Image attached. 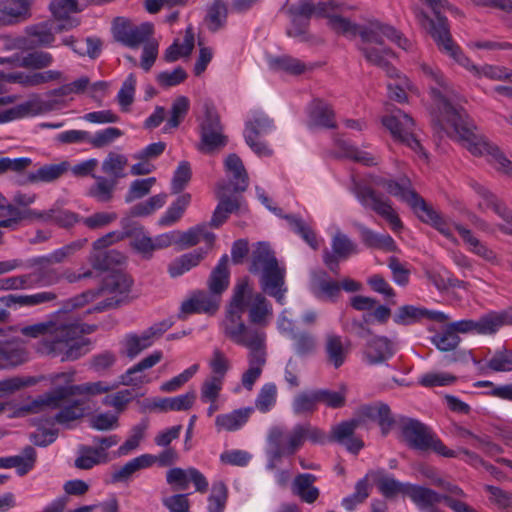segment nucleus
I'll return each mask as SVG.
<instances>
[{
    "label": "nucleus",
    "mask_w": 512,
    "mask_h": 512,
    "mask_svg": "<svg viewBox=\"0 0 512 512\" xmlns=\"http://www.w3.org/2000/svg\"><path fill=\"white\" fill-rule=\"evenodd\" d=\"M477 78H487L491 81L512 82V70L503 65L483 64L479 66Z\"/></svg>",
    "instance_id": "obj_55"
},
{
    "label": "nucleus",
    "mask_w": 512,
    "mask_h": 512,
    "mask_svg": "<svg viewBox=\"0 0 512 512\" xmlns=\"http://www.w3.org/2000/svg\"><path fill=\"white\" fill-rule=\"evenodd\" d=\"M300 448L295 426L290 431L280 426L272 427L267 436V469L274 470L283 457L294 455Z\"/></svg>",
    "instance_id": "obj_9"
},
{
    "label": "nucleus",
    "mask_w": 512,
    "mask_h": 512,
    "mask_svg": "<svg viewBox=\"0 0 512 512\" xmlns=\"http://www.w3.org/2000/svg\"><path fill=\"white\" fill-rule=\"evenodd\" d=\"M172 323L164 320L155 323L140 335L135 333L127 334L123 340L124 354L133 359L143 350L152 346L155 340L159 339L170 327Z\"/></svg>",
    "instance_id": "obj_17"
},
{
    "label": "nucleus",
    "mask_w": 512,
    "mask_h": 512,
    "mask_svg": "<svg viewBox=\"0 0 512 512\" xmlns=\"http://www.w3.org/2000/svg\"><path fill=\"white\" fill-rule=\"evenodd\" d=\"M502 326H505V320L502 311L489 312L477 320V333L493 334Z\"/></svg>",
    "instance_id": "obj_60"
},
{
    "label": "nucleus",
    "mask_w": 512,
    "mask_h": 512,
    "mask_svg": "<svg viewBox=\"0 0 512 512\" xmlns=\"http://www.w3.org/2000/svg\"><path fill=\"white\" fill-rule=\"evenodd\" d=\"M474 189L482 198L479 206L492 209L506 223V225L500 226V230L512 236V211L486 187L475 184Z\"/></svg>",
    "instance_id": "obj_22"
},
{
    "label": "nucleus",
    "mask_w": 512,
    "mask_h": 512,
    "mask_svg": "<svg viewBox=\"0 0 512 512\" xmlns=\"http://www.w3.org/2000/svg\"><path fill=\"white\" fill-rule=\"evenodd\" d=\"M272 128V121L261 112H254L245 123V141L259 156H268L272 153L267 144L263 141V138Z\"/></svg>",
    "instance_id": "obj_14"
},
{
    "label": "nucleus",
    "mask_w": 512,
    "mask_h": 512,
    "mask_svg": "<svg viewBox=\"0 0 512 512\" xmlns=\"http://www.w3.org/2000/svg\"><path fill=\"white\" fill-rule=\"evenodd\" d=\"M64 403L61 388L58 387L51 392L45 393L36 399L23 404L19 412L24 414L40 413L48 409H59Z\"/></svg>",
    "instance_id": "obj_27"
},
{
    "label": "nucleus",
    "mask_w": 512,
    "mask_h": 512,
    "mask_svg": "<svg viewBox=\"0 0 512 512\" xmlns=\"http://www.w3.org/2000/svg\"><path fill=\"white\" fill-rule=\"evenodd\" d=\"M79 25L78 19H68L66 23L47 20L26 28L30 43L35 47H50L55 41V34L69 31Z\"/></svg>",
    "instance_id": "obj_16"
},
{
    "label": "nucleus",
    "mask_w": 512,
    "mask_h": 512,
    "mask_svg": "<svg viewBox=\"0 0 512 512\" xmlns=\"http://www.w3.org/2000/svg\"><path fill=\"white\" fill-rule=\"evenodd\" d=\"M325 353L328 363L337 369L344 364L349 347L344 345L341 336L330 333L325 338Z\"/></svg>",
    "instance_id": "obj_37"
},
{
    "label": "nucleus",
    "mask_w": 512,
    "mask_h": 512,
    "mask_svg": "<svg viewBox=\"0 0 512 512\" xmlns=\"http://www.w3.org/2000/svg\"><path fill=\"white\" fill-rule=\"evenodd\" d=\"M354 192L359 201L366 207L372 209L381 217L386 219L394 231L402 229L403 225L393 210L391 203L388 199H384L381 195L377 194L372 188L366 186L356 185Z\"/></svg>",
    "instance_id": "obj_15"
},
{
    "label": "nucleus",
    "mask_w": 512,
    "mask_h": 512,
    "mask_svg": "<svg viewBox=\"0 0 512 512\" xmlns=\"http://www.w3.org/2000/svg\"><path fill=\"white\" fill-rule=\"evenodd\" d=\"M369 480H372L380 493L386 498H393L397 494L406 495L409 483H401L394 477L386 474L384 470H372L368 472Z\"/></svg>",
    "instance_id": "obj_28"
},
{
    "label": "nucleus",
    "mask_w": 512,
    "mask_h": 512,
    "mask_svg": "<svg viewBox=\"0 0 512 512\" xmlns=\"http://www.w3.org/2000/svg\"><path fill=\"white\" fill-rule=\"evenodd\" d=\"M455 230L460 234L463 241L469 246V250L484 260L495 264L498 262L496 253L487 245L477 239L472 232L459 224H454Z\"/></svg>",
    "instance_id": "obj_34"
},
{
    "label": "nucleus",
    "mask_w": 512,
    "mask_h": 512,
    "mask_svg": "<svg viewBox=\"0 0 512 512\" xmlns=\"http://www.w3.org/2000/svg\"><path fill=\"white\" fill-rule=\"evenodd\" d=\"M177 245L181 249H186L198 244L201 240H204L208 245V249H211L214 241L215 235L207 230L205 224L197 225L186 232H182L178 230V235L176 236Z\"/></svg>",
    "instance_id": "obj_32"
},
{
    "label": "nucleus",
    "mask_w": 512,
    "mask_h": 512,
    "mask_svg": "<svg viewBox=\"0 0 512 512\" xmlns=\"http://www.w3.org/2000/svg\"><path fill=\"white\" fill-rule=\"evenodd\" d=\"M249 271L260 273V287L263 293L284 303L287 288L285 286V269L279 266L274 252L267 244L258 243L250 256Z\"/></svg>",
    "instance_id": "obj_4"
},
{
    "label": "nucleus",
    "mask_w": 512,
    "mask_h": 512,
    "mask_svg": "<svg viewBox=\"0 0 512 512\" xmlns=\"http://www.w3.org/2000/svg\"><path fill=\"white\" fill-rule=\"evenodd\" d=\"M49 9L57 23H66V20L73 19L69 15L81 11L77 0H52Z\"/></svg>",
    "instance_id": "obj_52"
},
{
    "label": "nucleus",
    "mask_w": 512,
    "mask_h": 512,
    "mask_svg": "<svg viewBox=\"0 0 512 512\" xmlns=\"http://www.w3.org/2000/svg\"><path fill=\"white\" fill-rule=\"evenodd\" d=\"M86 244L87 239H78L54 250L48 256L56 264H61L70 260L77 252L82 250Z\"/></svg>",
    "instance_id": "obj_62"
},
{
    "label": "nucleus",
    "mask_w": 512,
    "mask_h": 512,
    "mask_svg": "<svg viewBox=\"0 0 512 512\" xmlns=\"http://www.w3.org/2000/svg\"><path fill=\"white\" fill-rule=\"evenodd\" d=\"M155 463L154 456L149 454H144L139 457H136L129 462H127L124 466H122L119 470L115 471L112 475V479L114 482H120L128 479L133 473L137 472L140 469L150 467Z\"/></svg>",
    "instance_id": "obj_45"
},
{
    "label": "nucleus",
    "mask_w": 512,
    "mask_h": 512,
    "mask_svg": "<svg viewBox=\"0 0 512 512\" xmlns=\"http://www.w3.org/2000/svg\"><path fill=\"white\" fill-rule=\"evenodd\" d=\"M267 355H248L249 368L243 373L242 385L251 391L257 379L261 376L266 364Z\"/></svg>",
    "instance_id": "obj_47"
},
{
    "label": "nucleus",
    "mask_w": 512,
    "mask_h": 512,
    "mask_svg": "<svg viewBox=\"0 0 512 512\" xmlns=\"http://www.w3.org/2000/svg\"><path fill=\"white\" fill-rule=\"evenodd\" d=\"M53 63V56L45 51H34L23 56L20 63L22 68L40 70L49 67Z\"/></svg>",
    "instance_id": "obj_58"
},
{
    "label": "nucleus",
    "mask_w": 512,
    "mask_h": 512,
    "mask_svg": "<svg viewBox=\"0 0 512 512\" xmlns=\"http://www.w3.org/2000/svg\"><path fill=\"white\" fill-rule=\"evenodd\" d=\"M318 404L317 392H301L297 394L292 403L293 411L296 415L312 413L316 410Z\"/></svg>",
    "instance_id": "obj_56"
},
{
    "label": "nucleus",
    "mask_w": 512,
    "mask_h": 512,
    "mask_svg": "<svg viewBox=\"0 0 512 512\" xmlns=\"http://www.w3.org/2000/svg\"><path fill=\"white\" fill-rule=\"evenodd\" d=\"M195 400L196 392L189 391L176 397L159 399L154 403V407L161 411H186L193 406Z\"/></svg>",
    "instance_id": "obj_44"
},
{
    "label": "nucleus",
    "mask_w": 512,
    "mask_h": 512,
    "mask_svg": "<svg viewBox=\"0 0 512 512\" xmlns=\"http://www.w3.org/2000/svg\"><path fill=\"white\" fill-rule=\"evenodd\" d=\"M333 253L326 250L324 252L323 261L326 266L334 273L339 269L338 258L346 259L351 254L356 253V244L345 234L337 232L332 239Z\"/></svg>",
    "instance_id": "obj_24"
},
{
    "label": "nucleus",
    "mask_w": 512,
    "mask_h": 512,
    "mask_svg": "<svg viewBox=\"0 0 512 512\" xmlns=\"http://www.w3.org/2000/svg\"><path fill=\"white\" fill-rule=\"evenodd\" d=\"M162 352L155 351L149 356L143 358L140 362L129 368L124 374L120 376V383L124 386L140 387L148 383L149 379L143 373L144 370L152 368L162 359Z\"/></svg>",
    "instance_id": "obj_25"
},
{
    "label": "nucleus",
    "mask_w": 512,
    "mask_h": 512,
    "mask_svg": "<svg viewBox=\"0 0 512 512\" xmlns=\"http://www.w3.org/2000/svg\"><path fill=\"white\" fill-rule=\"evenodd\" d=\"M277 387L274 383L264 384L255 400V407L262 413L268 412L276 403Z\"/></svg>",
    "instance_id": "obj_63"
},
{
    "label": "nucleus",
    "mask_w": 512,
    "mask_h": 512,
    "mask_svg": "<svg viewBox=\"0 0 512 512\" xmlns=\"http://www.w3.org/2000/svg\"><path fill=\"white\" fill-rule=\"evenodd\" d=\"M128 165V158L116 152H109L101 164L102 172L107 178L115 179L118 183L120 178L126 176V167Z\"/></svg>",
    "instance_id": "obj_42"
},
{
    "label": "nucleus",
    "mask_w": 512,
    "mask_h": 512,
    "mask_svg": "<svg viewBox=\"0 0 512 512\" xmlns=\"http://www.w3.org/2000/svg\"><path fill=\"white\" fill-rule=\"evenodd\" d=\"M355 9L344 2L327 0L318 3L317 17L327 19V25L335 33L349 36L359 24L350 21L344 14Z\"/></svg>",
    "instance_id": "obj_12"
},
{
    "label": "nucleus",
    "mask_w": 512,
    "mask_h": 512,
    "mask_svg": "<svg viewBox=\"0 0 512 512\" xmlns=\"http://www.w3.org/2000/svg\"><path fill=\"white\" fill-rule=\"evenodd\" d=\"M106 462L107 460L97 453L92 446L81 445L78 448V457L75 459L74 465L78 469L89 470Z\"/></svg>",
    "instance_id": "obj_51"
},
{
    "label": "nucleus",
    "mask_w": 512,
    "mask_h": 512,
    "mask_svg": "<svg viewBox=\"0 0 512 512\" xmlns=\"http://www.w3.org/2000/svg\"><path fill=\"white\" fill-rule=\"evenodd\" d=\"M54 265L56 263L47 255L34 258L31 261L34 271L30 273L33 275V286H52L60 283L63 280L62 268Z\"/></svg>",
    "instance_id": "obj_21"
},
{
    "label": "nucleus",
    "mask_w": 512,
    "mask_h": 512,
    "mask_svg": "<svg viewBox=\"0 0 512 512\" xmlns=\"http://www.w3.org/2000/svg\"><path fill=\"white\" fill-rule=\"evenodd\" d=\"M316 477L313 474H299L292 484V491L306 503H313L319 496V490L313 486Z\"/></svg>",
    "instance_id": "obj_39"
},
{
    "label": "nucleus",
    "mask_w": 512,
    "mask_h": 512,
    "mask_svg": "<svg viewBox=\"0 0 512 512\" xmlns=\"http://www.w3.org/2000/svg\"><path fill=\"white\" fill-rule=\"evenodd\" d=\"M132 285V279L121 272H113L104 280L103 290L110 293H127Z\"/></svg>",
    "instance_id": "obj_59"
},
{
    "label": "nucleus",
    "mask_w": 512,
    "mask_h": 512,
    "mask_svg": "<svg viewBox=\"0 0 512 512\" xmlns=\"http://www.w3.org/2000/svg\"><path fill=\"white\" fill-rule=\"evenodd\" d=\"M154 29L150 23L132 24L124 19H117L114 25V38L123 45L137 48L153 37Z\"/></svg>",
    "instance_id": "obj_18"
},
{
    "label": "nucleus",
    "mask_w": 512,
    "mask_h": 512,
    "mask_svg": "<svg viewBox=\"0 0 512 512\" xmlns=\"http://www.w3.org/2000/svg\"><path fill=\"white\" fill-rule=\"evenodd\" d=\"M290 228L299 234L303 240L314 250L318 249L319 243L312 228L300 217L295 215H285Z\"/></svg>",
    "instance_id": "obj_49"
},
{
    "label": "nucleus",
    "mask_w": 512,
    "mask_h": 512,
    "mask_svg": "<svg viewBox=\"0 0 512 512\" xmlns=\"http://www.w3.org/2000/svg\"><path fill=\"white\" fill-rule=\"evenodd\" d=\"M365 418L376 421L381 427L384 435L389 432L394 424V419L387 404L378 402L371 405H365L359 409L358 418L351 419L350 421H344L332 428V440L343 443L345 439H348L353 435L355 429L362 424Z\"/></svg>",
    "instance_id": "obj_8"
},
{
    "label": "nucleus",
    "mask_w": 512,
    "mask_h": 512,
    "mask_svg": "<svg viewBox=\"0 0 512 512\" xmlns=\"http://www.w3.org/2000/svg\"><path fill=\"white\" fill-rule=\"evenodd\" d=\"M375 183L376 185L384 188L390 195L400 198L409 205L417 195V193L411 189L408 181L399 183L390 179L379 178Z\"/></svg>",
    "instance_id": "obj_46"
},
{
    "label": "nucleus",
    "mask_w": 512,
    "mask_h": 512,
    "mask_svg": "<svg viewBox=\"0 0 512 512\" xmlns=\"http://www.w3.org/2000/svg\"><path fill=\"white\" fill-rule=\"evenodd\" d=\"M400 435L409 447L420 451H433L443 457L453 458L457 452L447 448L431 429L418 420L403 418L398 424Z\"/></svg>",
    "instance_id": "obj_7"
},
{
    "label": "nucleus",
    "mask_w": 512,
    "mask_h": 512,
    "mask_svg": "<svg viewBox=\"0 0 512 512\" xmlns=\"http://www.w3.org/2000/svg\"><path fill=\"white\" fill-rule=\"evenodd\" d=\"M228 263L229 258L228 255L225 254L222 256L217 266L212 270L208 280L210 293L218 296L219 298L229 286L230 273Z\"/></svg>",
    "instance_id": "obj_36"
},
{
    "label": "nucleus",
    "mask_w": 512,
    "mask_h": 512,
    "mask_svg": "<svg viewBox=\"0 0 512 512\" xmlns=\"http://www.w3.org/2000/svg\"><path fill=\"white\" fill-rule=\"evenodd\" d=\"M253 408H241L227 414H220L215 418L218 431H235L240 429L249 419Z\"/></svg>",
    "instance_id": "obj_38"
},
{
    "label": "nucleus",
    "mask_w": 512,
    "mask_h": 512,
    "mask_svg": "<svg viewBox=\"0 0 512 512\" xmlns=\"http://www.w3.org/2000/svg\"><path fill=\"white\" fill-rule=\"evenodd\" d=\"M370 491L371 485L367 473L364 478L355 484L354 493L342 500L343 507L348 511H353L357 505L363 503L369 497Z\"/></svg>",
    "instance_id": "obj_50"
},
{
    "label": "nucleus",
    "mask_w": 512,
    "mask_h": 512,
    "mask_svg": "<svg viewBox=\"0 0 512 512\" xmlns=\"http://www.w3.org/2000/svg\"><path fill=\"white\" fill-rule=\"evenodd\" d=\"M201 142L199 151L211 154L222 149L228 143V137L223 133V126L216 109L211 105H205L204 118L200 124Z\"/></svg>",
    "instance_id": "obj_10"
},
{
    "label": "nucleus",
    "mask_w": 512,
    "mask_h": 512,
    "mask_svg": "<svg viewBox=\"0 0 512 512\" xmlns=\"http://www.w3.org/2000/svg\"><path fill=\"white\" fill-rule=\"evenodd\" d=\"M167 483L173 486L174 490H186L192 482L196 491L205 493L208 490L206 477L197 469L172 468L166 474Z\"/></svg>",
    "instance_id": "obj_20"
},
{
    "label": "nucleus",
    "mask_w": 512,
    "mask_h": 512,
    "mask_svg": "<svg viewBox=\"0 0 512 512\" xmlns=\"http://www.w3.org/2000/svg\"><path fill=\"white\" fill-rule=\"evenodd\" d=\"M310 120L325 128H334L335 116L331 106L320 99H314L309 106Z\"/></svg>",
    "instance_id": "obj_41"
},
{
    "label": "nucleus",
    "mask_w": 512,
    "mask_h": 512,
    "mask_svg": "<svg viewBox=\"0 0 512 512\" xmlns=\"http://www.w3.org/2000/svg\"><path fill=\"white\" fill-rule=\"evenodd\" d=\"M148 428V421L144 420L141 423L135 425L131 430V435L128 439L118 448L117 455L125 456L128 455L131 451L135 450L139 445L141 440L144 438L145 431Z\"/></svg>",
    "instance_id": "obj_57"
},
{
    "label": "nucleus",
    "mask_w": 512,
    "mask_h": 512,
    "mask_svg": "<svg viewBox=\"0 0 512 512\" xmlns=\"http://www.w3.org/2000/svg\"><path fill=\"white\" fill-rule=\"evenodd\" d=\"M219 297L207 293L205 291H197L193 295L182 302L180 309V318L193 313H209L213 314L219 307Z\"/></svg>",
    "instance_id": "obj_23"
},
{
    "label": "nucleus",
    "mask_w": 512,
    "mask_h": 512,
    "mask_svg": "<svg viewBox=\"0 0 512 512\" xmlns=\"http://www.w3.org/2000/svg\"><path fill=\"white\" fill-rule=\"evenodd\" d=\"M394 354V344L391 340L382 336L372 337L367 340L365 358L370 364H379Z\"/></svg>",
    "instance_id": "obj_29"
},
{
    "label": "nucleus",
    "mask_w": 512,
    "mask_h": 512,
    "mask_svg": "<svg viewBox=\"0 0 512 512\" xmlns=\"http://www.w3.org/2000/svg\"><path fill=\"white\" fill-rule=\"evenodd\" d=\"M189 106L190 102L187 97H177L172 103L170 117L167 120L164 130L168 131L169 129L177 128L186 117L189 110Z\"/></svg>",
    "instance_id": "obj_53"
},
{
    "label": "nucleus",
    "mask_w": 512,
    "mask_h": 512,
    "mask_svg": "<svg viewBox=\"0 0 512 512\" xmlns=\"http://www.w3.org/2000/svg\"><path fill=\"white\" fill-rule=\"evenodd\" d=\"M410 206L419 219L427 224L433 225L441 217V215L418 194L415 196V199L412 200Z\"/></svg>",
    "instance_id": "obj_64"
},
{
    "label": "nucleus",
    "mask_w": 512,
    "mask_h": 512,
    "mask_svg": "<svg viewBox=\"0 0 512 512\" xmlns=\"http://www.w3.org/2000/svg\"><path fill=\"white\" fill-rule=\"evenodd\" d=\"M207 254V250L198 249L181 255L168 265V273L172 278L179 277L196 267Z\"/></svg>",
    "instance_id": "obj_35"
},
{
    "label": "nucleus",
    "mask_w": 512,
    "mask_h": 512,
    "mask_svg": "<svg viewBox=\"0 0 512 512\" xmlns=\"http://www.w3.org/2000/svg\"><path fill=\"white\" fill-rule=\"evenodd\" d=\"M92 177L95 179V183L89 188L88 195L100 203L110 202L118 184L116 180L97 175H92Z\"/></svg>",
    "instance_id": "obj_43"
},
{
    "label": "nucleus",
    "mask_w": 512,
    "mask_h": 512,
    "mask_svg": "<svg viewBox=\"0 0 512 512\" xmlns=\"http://www.w3.org/2000/svg\"><path fill=\"white\" fill-rule=\"evenodd\" d=\"M406 496L420 508L431 507L437 503L444 502L454 512H478L463 501L454 499L445 494H439L430 488L419 485L409 483Z\"/></svg>",
    "instance_id": "obj_13"
},
{
    "label": "nucleus",
    "mask_w": 512,
    "mask_h": 512,
    "mask_svg": "<svg viewBox=\"0 0 512 512\" xmlns=\"http://www.w3.org/2000/svg\"><path fill=\"white\" fill-rule=\"evenodd\" d=\"M64 403L69 397L76 395L96 396L117 388V385H109L105 381L87 382L79 385L61 386Z\"/></svg>",
    "instance_id": "obj_31"
},
{
    "label": "nucleus",
    "mask_w": 512,
    "mask_h": 512,
    "mask_svg": "<svg viewBox=\"0 0 512 512\" xmlns=\"http://www.w3.org/2000/svg\"><path fill=\"white\" fill-rule=\"evenodd\" d=\"M191 200V195L186 193L180 195L175 202L168 208L165 214L159 219L160 226H172L180 220L184 211L188 207Z\"/></svg>",
    "instance_id": "obj_48"
},
{
    "label": "nucleus",
    "mask_w": 512,
    "mask_h": 512,
    "mask_svg": "<svg viewBox=\"0 0 512 512\" xmlns=\"http://www.w3.org/2000/svg\"><path fill=\"white\" fill-rule=\"evenodd\" d=\"M222 326L224 335L234 344L248 349V355H267L266 326L247 324L233 313H226Z\"/></svg>",
    "instance_id": "obj_6"
},
{
    "label": "nucleus",
    "mask_w": 512,
    "mask_h": 512,
    "mask_svg": "<svg viewBox=\"0 0 512 512\" xmlns=\"http://www.w3.org/2000/svg\"><path fill=\"white\" fill-rule=\"evenodd\" d=\"M362 242L370 248L381 249L387 252L397 251V245L389 234H377L369 228L358 225Z\"/></svg>",
    "instance_id": "obj_40"
},
{
    "label": "nucleus",
    "mask_w": 512,
    "mask_h": 512,
    "mask_svg": "<svg viewBox=\"0 0 512 512\" xmlns=\"http://www.w3.org/2000/svg\"><path fill=\"white\" fill-rule=\"evenodd\" d=\"M13 214H17L19 219L38 220L44 223H53L62 228H69L80 221L79 216L69 210L59 207H52L46 211H35L31 209L19 210L18 208L10 209Z\"/></svg>",
    "instance_id": "obj_19"
},
{
    "label": "nucleus",
    "mask_w": 512,
    "mask_h": 512,
    "mask_svg": "<svg viewBox=\"0 0 512 512\" xmlns=\"http://www.w3.org/2000/svg\"><path fill=\"white\" fill-rule=\"evenodd\" d=\"M227 185L224 183H220L217 185L216 189V197L219 200V203L212 215L210 225L212 227L218 228L222 225L228 215L234 211H237L240 207V203L238 198H230L226 193Z\"/></svg>",
    "instance_id": "obj_26"
},
{
    "label": "nucleus",
    "mask_w": 512,
    "mask_h": 512,
    "mask_svg": "<svg viewBox=\"0 0 512 512\" xmlns=\"http://www.w3.org/2000/svg\"><path fill=\"white\" fill-rule=\"evenodd\" d=\"M382 123L396 141L407 145L415 152H422V146L415 133V122L407 113L395 109L382 118Z\"/></svg>",
    "instance_id": "obj_11"
},
{
    "label": "nucleus",
    "mask_w": 512,
    "mask_h": 512,
    "mask_svg": "<svg viewBox=\"0 0 512 512\" xmlns=\"http://www.w3.org/2000/svg\"><path fill=\"white\" fill-rule=\"evenodd\" d=\"M228 498L227 487L223 482H216L212 486L208 497V512H223Z\"/></svg>",
    "instance_id": "obj_61"
},
{
    "label": "nucleus",
    "mask_w": 512,
    "mask_h": 512,
    "mask_svg": "<svg viewBox=\"0 0 512 512\" xmlns=\"http://www.w3.org/2000/svg\"><path fill=\"white\" fill-rule=\"evenodd\" d=\"M228 14L227 6L221 0H216L208 9L205 21L211 31H217L224 26Z\"/></svg>",
    "instance_id": "obj_54"
},
{
    "label": "nucleus",
    "mask_w": 512,
    "mask_h": 512,
    "mask_svg": "<svg viewBox=\"0 0 512 512\" xmlns=\"http://www.w3.org/2000/svg\"><path fill=\"white\" fill-rule=\"evenodd\" d=\"M431 92L439 110L435 127L445 132L450 138L460 141L473 155L489 154L498 171L512 175V162L497 146L488 143L474 132V126L468 123L465 111L453 106L439 89L432 87Z\"/></svg>",
    "instance_id": "obj_2"
},
{
    "label": "nucleus",
    "mask_w": 512,
    "mask_h": 512,
    "mask_svg": "<svg viewBox=\"0 0 512 512\" xmlns=\"http://www.w3.org/2000/svg\"><path fill=\"white\" fill-rule=\"evenodd\" d=\"M93 297L92 292L68 300L64 308L49 319L23 327L21 333L31 338H41L37 350L43 355L60 357L61 361H74L88 352L90 340L83 337L89 333L88 326L69 314L70 309L81 307Z\"/></svg>",
    "instance_id": "obj_1"
},
{
    "label": "nucleus",
    "mask_w": 512,
    "mask_h": 512,
    "mask_svg": "<svg viewBox=\"0 0 512 512\" xmlns=\"http://www.w3.org/2000/svg\"><path fill=\"white\" fill-rule=\"evenodd\" d=\"M244 312L248 314V321L257 326H268L273 318L271 303L263 293L254 291L247 278L235 285L226 311L227 314H237L241 318Z\"/></svg>",
    "instance_id": "obj_5"
},
{
    "label": "nucleus",
    "mask_w": 512,
    "mask_h": 512,
    "mask_svg": "<svg viewBox=\"0 0 512 512\" xmlns=\"http://www.w3.org/2000/svg\"><path fill=\"white\" fill-rule=\"evenodd\" d=\"M349 36L360 37L359 50L366 61L383 69L388 77H393L394 73L396 74V69L389 64L388 59L393 57L394 53L385 46V40L397 43L404 50H409L412 47L411 42L402 37L395 28L375 19L359 24Z\"/></svg>",
    "instance_id": "obj_3"
},
{
    "label": "nucleus",
    "mask_w": 512,
    "mask_h": 512,
    "mask_svg": "<svg viewBox=\"0 0 512 512\" xmlns=\"http://www.w3.org/2000/svg\"><path fill=\"white\" fill-rule=\"evenodd\" d=\"M68 167L67 162L44 165L35 172L29 173L24 179L20 180L19 183L26 185L40 182H52L60 178L68 170Z\"/></svg>",
    "instance_id": "obj_33"
},
{
    "label": "nucleus",
    "mask_w": 512,
    "mask_h": 512,
    "mask_svg": "<svg viewBox=\"0 0 512 512\" xmlns=\"http://www.w3.org/2000/svg\"><path fill=\"white\" fill-rule=\"evenodd\" d=\"M224 165L233 185V190L244 192L249 185V178L240 157L236 154H230L227 156Z\"/></svg>",
    "instance_id": "obj_30"
}]
</instances>
